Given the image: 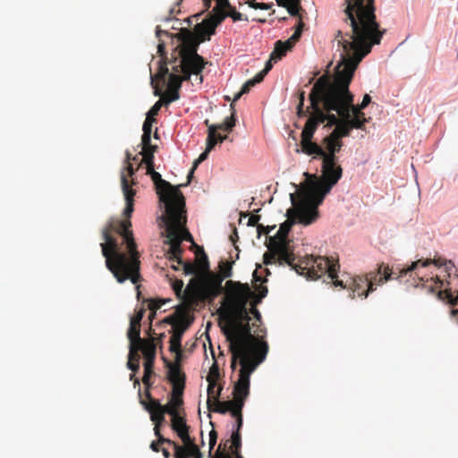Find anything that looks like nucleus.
I'll return each instance as SVG.
<instances>
[{
    "instance_id": "nucleus-1",
    "label": "nucleus",
    "mask_w": 458,
    "mask_h": 458,
    "mask_svg": "<svg viewBox=\"0 0 458 458\" xmlns=\"http://www.w3.org/2000/svg\"><path fill=\"white\" fill-rule=\"evenodd\" d=\"M335 39L343 47L341 61L335 68L334 77L326 73L314 83L309 96L322 103L327 112H335L339 117L347 113L351 122L360 123L363 130L370 118H367L359 105L353 104L354 96L349 86L353 74L361 60L370 53L372 47L377 45L369 40H360L344 36V30L336 31Z\"/></svg>"
},
{
    "instance_id": "nucleus-2",
    "label": "nucleus",
    "mask_w": 458,
    "mask_h": 458,
    "mask_svg": "<svg viewBox=\"0 0 458 458\" xmlns=\"http://www.w3.org/2000/svg\"><path fill=\"white\" fill-rule=\"evenodd\" d=\"M131 217L124 220H110L102 229L104 242L100 244L106 266L118 283L130 279L137 284L140 274V253L131 230Z\"/></svg>"
},
{
    "instance_id": "nucleus-3",
    "label": "nucleus",
    "mask_w": 458,
    "mask_h": 458,
    "mask_svg": "<svg viewBox=\"0 0 458 458\" xmlns=\"http://www.w3.org/2000/svg\"><path fill=\"white\" fill-rule=\"evenodd\" d=\"M321 172V176L305 172V182L297 192L290 194L295 206L292 211L298 212L302 223L312 224L318 218V207L343 176V168L337 160L329 158L322 159Z\"/></svg>"
},
{
    "instance_id": "nucleus-4",
    "label": "nucleus",
    "mask_w": 458,
    "mask_h": 458,
    "mask_svg": "<svg viewBox=\"0 0 458 458\" xmlns=\"http://www.w3.org/2000/svg\"><path fill=\"white\" fill-rule=\"evenodd\" d=\"M344 11V36L380 44L386 30H380L375 14L374 0H346Z\"/></svg>"
},
{
    "instance_id": "nucleus-5",
    "label": "nucleus",
    "mask_w": 458,
    "mask_h": 458,
    "mask_svg": "<svg viewBox=\"0 0 458 458\" xmlns=\"http://www.w3.org/2000/svg\"><path fill=\"white\" fill-rule=\"evenodd\" d=\"M229 342V351L232 354L231 369L235 370L238 359H259L264 354V360L268 352L267 342L259 340L251 335L250 322L231 321L228 327L223 329Z\"/></svg>"
},
{
    "instance_id": "nucleus-6",
    "label": "nucleus",
    "mask_w": 458,
    "mask_h": 458,
    "mask_svg": "<svg viewBox=\"0 0 458 458\" xmlns=\"http://www.w3.org/2000/svg\"><path fill=\"white\" fill-rule=\"evenodd\" d=\"M293 208L287 210L288 219L284 222L274 237L269 238V243L267 245L268 250L263 255V262L266 265L273 264L277 262L279 265H292L295 260L293 246L291 242L287 239L291 227L295 223H300L304 225L305 224L300 221V216L297 211H292L295 208L293 202L291 200Z\"/></svg>"
},
{
    "instance_id": "nucleus-7",
    "label": "nucleus",
    "mask_w": 458,
    "mask_h": 458,
    "mask_svg": "<svg viewBox=\"0 0 458 458\" xmlns=\"http://www.w3.org/2000/svg\"><path fill=\"white\" fill-rule=\"evenodd\" d=\"M289 266L299 275L310 279H318L327 275L334 285L346 288L344 282L338 279L340 265L338 259L333 257L310 255L301 259L297 263L293 260V264Z\"/></svg>"
},
{
    "instance_id": "nucleus-8",
    "label": "nucleus",
    "mask_w": 458,
    "mask_h": 458,
    "mask_svg": "<svg viewBox=\"0 0 458 458\" xmlns=\"http://www.w3.org/2000/svg\"><path fill=\"white\" fill-rule=\"evenodd\" d=\"M174 38L180 41V44L174 49L176 55L173 57V63H180L184 64V67H191L194 74H199L206 63L197 51L205 38L198 39L193 32L186 28L181 29Z\"/></svg>"
},
{
    "instance_id": "nucleus-9",
    "label": "nucleus",
    "mask_w": 458,
    "mask_h": 458,
    "mask_svg": "<svg viewBox=\"0 0 458 458\" xmlns=\"http://www.w3.org/2000/svg\"><path fill=\"white\" fill-rule=\"evenodd\" d=\"M184 208L173 210L171 208L162 216V219L165 225V244L169 245L166 253L168 259L172 262L182 263V255L183 249L182 248V238L181 237L180 227L185 222Z\"/></svg>"
},
{
    "instance_id": "nucleus-10",
    "label": "nucleus",
    "mask_w": 458,
    "mask_h": 458,
    "mask_svg": "<svg viewBox=\"0 0 458 458\" xmlns=\"http://www.w3.org/2000/svg\"><path fill=\"white\" fill-rule=\"evenodd\" d=\"M222 282L223 277L218 274L208 272L200 275L198 279L191 278L184 294L191 302L194 301L211 302L223 293Z\"/></svg>"
},
{
    "instance_id": "nucleus-11",
    "label": "nucleus",
    "mask_w": 458,
    "mask_h": 458,
    "mask_svg": "<svg viewBox=\"0 0 458 458\" xmlns=\"http://www.w3.org/2000/svg\"><path fill=\"white\" fill-rule=\"evenodd\" d=\"M309 98L310 102V107L316 119L321 120V123L327 122L326 126L327 127L335 126L330 133L332 138L342 140L343 138L350 136L353 129L361 130L360 123L351 122L350 119H348L347 113H345L344 117H339L337 114L326 111L322 103L315 98L310 96H309Z\"/></svg>"
},
{
    "instance_id": "nucleus-12",
    "label": "nucleus",
    "mask_w": 458,
    "mask_h": 458,
    "mask_svg": "<svg viewBox=\"0 0 458 458\" xmlns=\"http://www.w3.org/2000/svg\"><path fill=\"white\" fill-rule=\"evenodd\" d=\"M304 100L305 92L301 91L299 94V104L297 106V115L299 117H308L301 135V151L308 156L315 155L322 157L324 148L318 143L312 141L318 125L321 124V120L316 119L310 106L304 110Z\"/></svg>"
},
{
    "instance_id": "nucleus-13",
    "label": "nucleus",
    "mask_w": 458,
    "mask_h": 458,
    "mask_svg": "<svg viewBox=\"0 0 458 458\" xmlns=\"http://www.w3.org/2000/svg\"><path fill=\"white\" fill-rule=\"evenodd\" d=\"M228 298L234 318L232 321L250 322L248 302L254 292L248 284L229 280L226 282Z\"/></svg>"
},
{
    "instance_id": "nucleus-14",
    "label": "nucleus",
    "mask_w": 458,
    "mask_h": 458,
    "mask_svg": "<svg viewBox=\"0 0 458 458\" xmlns=\"http://www.w3.org/2000/svg\"><path fill=\"white\" fill-rule=\"evenodd\" d=\"M395 272L384 263L378 265L376 271H371L365 276H355L350 284L352 298L356 295L359 297H368L369 293L373 291L374 284H382L390 280Z\"/></svg>"
},
{
    "instance_id": "nucleus-15",
    "label": "nucleus",
    "mask_w": 458,
    "mask_h": 458,
    "mask_svg": "<svg viewBox=\"0 0 458 458\" xmlns=\"http://www.w3.org/2000/svg\"><path fill=\"white\" fill-rule=\"evenodd\" d=\"M171 64H173L171 73H169L166 63H164L160 64L157 73L151 76V85L155 89L156 96H159L161 94V89L158 88L157 84L155 83L156 80L165 82V78L168 76L167 89L180 90L182 81L189 80L191 75L192 73L194 74L191 67H184V64L180 63H173V60L171 61Z\"/></svg>"
},
{
    "instance_id": "nucleus-16",
    "label": "nucleus",
    "mask_w": 458,
    "mask_h": 458,
    "mask_svg": "<svg viewBox=\"0 0 458 458\" xmlns=\"http://www.w3.org/2000/svg\"><path fill=\"white\" fill-rule=\"evenodd\" d=\"M150 176L156 185L160 201L165 204V213H166L170 208L173 210L184 208L185 200L178 187L163 180L161 174L156 171L153 172Z\"/></svg>"
},
{
    "instance_id": "nucleus-17",
    "label": "nucleus",
    "mask_w": 458,
    "mask_h": 458,
    "mask_svg": "<svg viewBox=\"0 0 458 458\" xmlns=\"http://www.w3.org/2000/svg\"><path fill=\"white\" fill-rule=\"evenodd\" d=\"M264 360V355L259 359L244 360L238 359L237 364H240L239 377L233 386V400L242 401L245 400L250 394V377L251 373Z\"/></svg>"
},
{
    "instance_id": "nucleus-18",
    "label": "nucleus",
    "mask_w": 458,
    "mask_h": 458,
    "mask_svg": "<svg viewBox=\"0 0 458 458\" xmlns=\"http://www.w3.org/2000/svg\"><path fill=\"white\" fill-rule=\"evenodd\" d=\"M125 155L126 165L121 174V184L124 199L126 201V206L123 210V216L126 217H131L134 210V196L136 194V191L131 187L128 176H132L135 173V170L131 163V153L129 151H126Z\"/></svg>"
},
{
    "instance_id": "nucleus-19",
    "label": "nucleus",
    "mask_w": 458,
    "mask_h": 458,
    "mask_svg": "<svg viewBox=\"0 0 458 458\" xmlns=\"http://www.w3.org/2000/svg\"><path fill=\"white\" fill-rule=\"evenodd\" d=\"M167 368V380L172 385V392L174 395V399H178L179 396L183 395L185 388L186 375L182 370V368H178L177 365H170Z\"/></svg>"
},
{
    "instance_id": "nucleus-20",
    "label": "nucleus",
    "mask_w": 458,
    "mask_h": 458,
    "mask_svg": "<svg viewBox=\"0 0 458 458\" xmlns=\"http://www.w3.org/2000/svg\"><path fill=\"white\" fill-rule=\"evenodd\" d=\"M191 324V319L185 314L181 313L179 315V324L174 326V328H172L171 333L172 335L170 337V346L169 351H176L178 348L182 347V338L184 332L188 329V327Z\"/></svg>"
},
{
    "instance_id": "nucleus-21",
    "label": "nucleus",
    "mask_w": 458,
    "mask_h": 458,
    "mask_svg": "<svg viewBox=\"0 0 458 458\" xmlns=\"http://www.w3.org/2000/svg\"><path fill=\"white\" fill-rule=\"evenodd\" d=\"M140 403L150 413V419L155 423L154 433L157 437H159V442L172 443L171 439L165 438L160 432V427L165 420V415L157 409H154V406H152L149 403H146L144 399H140Z\"/></svg>"
},
{
    "instance_id": "nucleus-22",
    "label": "nucleus",
    "mask_w": 458,
    "mask_h": 458,
    "mask_svg": "<svg viewBox=\"0 0 458 458\" xmlns=\"http://www.w3.org/2000/svg\"><path fill=\"white\" fill-rule=\"evenodd\" d=\"M152 406H154V409H157L160 412H162L164 415L166 413L171 415L172 418L176 415L179 412V409L183 404V399L182 396H179L178 399H174V395L171 394V397L169 402L163 405L160 403L159 400L157 401H151L149 403Z\"/></svg>"
},
{
    "instance_id": "nucleus-23",
    "label": "nucleus",
    "mask_w": 458,
    "mask_h": 458,
    "mask_svg": "<svg viewBox=\"0 0 458 458\" xmlns=\"http://www.w3.org/2000/svg\"><path fill=\"white\" fill-rule=\"evenodd\" d=\"M272 61L273 60L270 58L267 62L265 68L262 71H260L259 73H257L254 78L247 81L243 84L242 89L234 96L233 101L239 100L243 94L248 93L252 87H254L257 83H259L264 80V77L272 69V64H271Z\"/></svg>"
},
{
    "instance_id": "nucleus-24",
    "label": "nucleus",
    "mask_w": 458,
    "mask_h": 458,
    "mask_svg": "<svg viewBox=\"0 0 458 458\" xmlns=\"http://www.w3.org/2000/svg\"><path fill=\"white\" fill-rule=\"evenodd\" d=\"M220 373L217 363L215 361L210 367L209 373L207 376V381L208 382V395L209 397L220 396L222 386H217L216 380L219 378Z\"/></svg>"
},
{
    "instance_id": "nucleus-25",
    "label": "nucleus",
    "mask_w": 458,
    "mask_h": 458,
    "mask_svg": "<svg viewBox=\"0 0 458 458\" xmlns=\"http://www.w3.org/2000/svg\"><path fill=\"white\" fill-rule=\"evenodd\" d=\"M323 143L326 147L322 159L329 158L330 160H337L336 153H338L343 147V140H339L331 137V134L324 138Z\"/></svg>"
},
{
    "instance_id": "nucleus-26",
    "label": "nucleus",
    "mask_w": 458,
    "mask_h": 458,
    "mask_svg": "<svg viewBox=\"0 0 458 458\" xmlns=\"http://www.w3.org/2000/svg\"><path fill=\"white\" fill-rule=\"evenodd\" d=\"M267 287L260 284L255 287L254 296L250 298L251 309L249 310V312L251 313L258 321H260L261 315L255 306L259 304L262 301V299L267 296Z\"/></svg>"
},
{
    "instance_id": "nucleus-27",
    "label": "nucleus",
    "mask_w": 458,
    "mask_h": 458,
    "mask_svg": "<svg viewBox=\"0 0 458 458\" xmlns=\"http://www.w3.org/2000/svg\"><path fill=\"white\" fill-rule=\"evenodd\" d=\"M219 397L220 396L209 397V395H208V401H207L208 408L211 411L225 414V413L228 412L229 410L231 409L230 407L233 406V399L231 401L221 402V401H219Z\"/></svg>"
},
{
    "instance_id": "nucleus-28",
    "label": "nucleus",
    "mask_w": 458,
    "mask_h": 458,
    "mask_svg": "<svg viewBox=\"0 0 458 458\" xmlns=\"http://www.w3.org/2000/svg\"><path fill=\"white\" fill-rule=\"evenodd\" d=\"M136 344L139 347L140 351L142 352L145 360L155 361L156 344L154 338L148 340L141 339V341H136Z\"/></svg>"
},
{
    "instance_id": "nucleus-29",
    "label": "nucleus",
    "mask_w": 458,
    "mask_h": 458,
    "mask_svg": "<svg viewBox=\"0 0 458 458\" xmlns=\"http://www.w3.org/2000/svg\"><path fill=\"white\" fill-rule=\"evenodd\" d=\"M173 445L174 449V458H189L195 455H199V448L196 444L191 445L190 447H182L172 440V443H167Z\"/></svg>"
},
{
    "instance_id": "nucleus-30",
    "label": "nucleus",
    "mask_w": 458,
    "mask_h": 458,
    "mask_svg": "<svg viewBox=\"0 0 458 458\" xmlns=\"http://www.w3.org/2000/svg\"><path fill=\"white\" fill-rule=\"evenodd\" d=\"M231 449H232V454L235 456V458H243L240 454V448L242 446V437L240 432H233L231 437ZM220 449V447L218 448ZM217 458H233L231 454H224L221 453L219 450L216 452Z\"/></svg>"
},
{
    "instance_id": "nucleus-31",
    "label": "nucleus",
    "mask_w": 458,
    "mask_h": 458,
    "mask_svg": "<svg viewBox=\"0 0 458 458\" xmlns=\"http://www.w3.org/2000/svg\"><path fill=\"white\" fill-rule=\"evenodd\" d=\"M233 102H234L233 100ZM231 109H232V114L229 117H226L225 119V121L221 123H217V124H211L209 126V128H215V131H227V132H231L233 129V127L235 126L236 124V118H235V110H234V106H233V103L231 104Z\"/></svg>"
},
{
    "instance_id": "nucleus-32",
    "label": "nucleus",
    "mask_w": 458,
    "mask_h": 458,
    "mask_svg": "<svg viewBox=\"0 0 458 458\" xmlns=\"http://www.w3.org/2000/svg\"><path fill=\"white\" fill-rule=\"evenodd\" d=\"M215 13L205 19V23H209V30L211 33H216V27L225 20L227 16V13L221 11L220 9H216V7L213 10Z\"/></svg>"
},
{
    "instance_id": "nucleus-33",
    "label": "nucleus",
    "mask_w": 458,
    "mask_h": 458,
    "mask_svg": "<svg viewBox=\"0 0 458 458\" xmlns=\"http://www.w3.org/2000/svg\"><path fill=\"white\" fill-rule=\"evenodd\" d=\"M200 253H197L196 265L198 267L199 276L200 275L211 272L209 269L208 258L204 252L203 248L198 247Z\"/></svg>"
},
{
    "instance_id": "nucleus-34",
    "label": "nucleus",
    "mask_w": 458,
    "mask_h": 458,
    "mask_svg": "<svg viewBox=\"0 0 458 458\" xmlns=\"http://www.w3.org/2000/svg\"><path fill=\"white\" fill-rule=\"evenodd\" d=\"M291 49L292 47L288 46L286 42L278 40L276 42L275 48L271 53V59L274 60V62H276L277 60H280L283 56H284L286 52Z\"/></svg>"
},
{
    "instance_id": "nucleus-35",
    "label": "nucleus",
    "mask_w": 458,
    "mask_h": 458,
    "mask_svg": "<svg viewBox=\"0 0 458 458\" xmlns=\"http://www.w3.org/2000/svg\"><path fill=\"white\" fill-rule=\"evenodd\" d=\"M171 427L174 431L179 436L182 432H188L189 427L183 417L180 416L179 412L174 415L171 420Z\"/></svg>"
},
{
    "instance_id": "nucleus-36",
    "label": "nucleus",
    "mask_w": 458,
    "mask_h": 458,
    "mask_svg": "<svg viewBox=\"0 0 458 458\" xmlns=\"http://www.w3.org/2000/svg\"><path fill=\"white\" fill-rule=\"evenodd\" d=\"M209 23H205V20L202 22L198 23L194 28V35L198 39L205 38L206 40L210 39V36L214 33L210 32Z\"/></svg>"
},
{
    "instance_id": "nucleus-37",
    "label": "nucleus",
    "mask_w": 458,
    "mask_h": 458,
    "mask_svg": "<svg viewBox=\"0 0 458 458\" xmlns=\"http://www.w3.org/2000/svg\"><path fill=\"white\" fill-rule=\"evenodd\" d=\"M130 342L141 341L140 338V323L131 319L130 327L127 333Z\"/></svg>"
},
{
    "instance_id": "nucleus-38",
    "label": "nucleus",
    "mask_w": 458,
    "mask_h": 458,
    "mask_svg": "<svg viewBox=\"0 0 458 458\" xmlns=\"http://www.w3.org/2000/svg\"><path fill=\"white\" fill-rule=\"evenodd\" d=\"M154 362L155 361L152 360H145L144 362V376L142 377V382L148 387L151 386L150 377L154 374Z\"/></svg>"
},
{
    "instance_id": "nucleus-39",
    "label": "nucleus",
    "mask_w": 458,
    "mask_h": 458,
    "mask_svg": "<svg viewBox=\"0 0 458 458\" xmlns=\"http://www.w3.org/2000/svg\"><path fill=\"white\" fill-rule=\"evenodd\" d=\"M217 143L218 141L216 132L215 131V128H209V130H208L206 148L208 149V151H211Z\"/></svg>"
},
{
    "instance_id": "nucleus-40",
    "label": "nucleus",
    "mask_w": 458,
    "mask_h": 458,
    "mask_svg": "<svg viewBox=\"0 0 458 458\" xmlns=\"http://www.w3.org/2000/svg\"><path fill=\"white\" fill-rule=\"evenodd\" d=\"M303 27H304V23L301 21H300L294 33L291 36L290 38H288L285 41L288 46L293 47L295 45V43L300 39L301 33H302Z\"/></svg>"
},
{
    "instance_id": "nucleus-41",
    "label": "nucleus",
    "mask_w": 458,
    "mask_h": 458,
    "mask_svg": "<svg viewBox=\"0 0 458 458\" xmlns=\"http://www.w3.org/2000/svg\"><path fill=\"white\" fill-rule=\"evenodd\" d=\"M232 264L233 263L229 261H221L219 263V276L223 277V280L232 276Z\"/></svg>"
},
{
    "instance_id": "nucleus-42",
    "label": "nucleus",
    "mask_w": 458,
    "mask_h": 458,
    "mask_svg": "<svg viewBox=\"0 0 458 458\" xmlns=\"http://www.w3.org/2000/svg\"><path fill=\"white\" fill-rule=\"evenodd\" d=\"M244 403H243L242 401H235V400H233V406L230 407L231 409L229 410L228 412H230L231 415L233 418H235V419L242 417V408L244 406Z\"/></svg>"
},
{
    "instance_id": "nucleus-43",
    "label": "nucleus",
    "mask_w": 458,
    "mask_h": 458,
    "mask_svg": "<svg viewBox=\"0 0 458 458\" xmlns=\"http://www.w3.org/2000/svg\"><path fill=\"white\" fill-rule=\"evenodd\" d=\"M171 352L175 353L174 361L172 362L168 360L166 358L163 357V360L165 362V367H169L170 365H177L178 368H181V362L182 360V347L178 348L176 351H170Z\"/></svg>"
},
{
    "instance_id": "nucleus-44",
    "label": "nucleus",
    "mask_w": 458,
    "mask_h": 458,
    "mask_svg": "<svg viewBox=\"0 0 458 458\" xmlns=\"http://www.w3.org/2000/svg\"><path fill=\"white\" fill-rule=\"evenodd\" d=\"M177 264L182 266L183 273L185 275H196L199 276L198 267L196 264L191 262H184L183 260L182 263Z\"/></svg>"
},
{
    "instance_id": "nucleus-45",
    "label": "nucleus",
    "mask_w": 458,
    "mask_h": 458,
    "mask_svg": "<svg viewBox=\"0 0 458 458\" xmlns=\"http://www.w3.org/2000/svg\"><path fill=\"white\" fill-rule=\"evenodd\" d=\"M179 98H180L179 90H174V89H167V91L162 99L164 100L165 105H168L171 102H174V101L179 99Z\"/></svg>"
},
{
    "instance_id": "nucleus-46",
    "label": "nucleus",
    "mask_w": 458,
    "mask_h": 458,
    "mask_svg": "<svg viewBox=\"0 0 458 458\" xmlns=\"http://www.w3.org/2000/svg\"><path fill=\"white\" fill-rule=\"evenodd\" d=\"M139 351L140 349L137 346L136 342H130L129 360L140 363V356L139 354Z\"/></svg>"
},
{
    "instance_id": "nucleus-47",
    "label": "nucleus",
    "mask_w": 458,
    "mask_h": 458,
    "mask_svg": "<svg viewBox=\"0 0 458 458\" xmlns=\"http://www.w3.org/2000/svg\"><path fill=\"white\" fill-rule=\"evenodd\" d=\"M285 8L292 16H298L301 9V0H295V2H288Z\"/></svg>"
},
{
    "instance_id": "nucleus-48",
    "label": "nucleus",
    "mask_w": 458,
    "mask_h": 458,
    "mask_svg": "<svg viewBox=\"0 0 458 458\" xmlns=\"http://www.w3.org/2000/svg\"><path fill=\"white\" fill-rule=\"evenodd\" d=\"M142 150L157 149V147L151 144V135L142 134L141 136Z\"/></svg>"
},
{
    "instance_id": "nucleus-49",
    "label": "nucleus",
    "mask_w": 458,
    "mask_h": 458,
    "mask_svg": "<svg viewBox=\"0 0 458 458\" xmlns=\"http://www.w3.org/2000/svg\"><path fill=\"white\" fill-rule=\"evenodd\" d=\"M157 149H148V150H141L140 155H142V162L145 164L148 163H154V153Z\"/></svg>"
},
{
    "instance_id": "nucleus-50",
    "label": "nucleus",
    "mask_w": 458,
    "mask_h": 458,
    "mask_svg": "<svg viewBox=\"0 0 458 458\" xmlns=\"http://www.w3.org/2000/svg\"><path fill=\"white\" fill-rule=\"evenodd\" d=\"M185 223H186V221L184 223H182L181 227H180L181 237L182 238V241L184 240L186 242H193L192 235L191 234V233L186 228H184V224Z\"/></svg>"
},
{
    "instance_id": "nucleus-51",
    "label": "nucleus",
    "mask_w": 458,
    "mask_h": 458,
    "mask_svg": "<svg viewBox=\"0 0 458 458\" xmlns=\"http://www.w3.org/2000/svg\"><path fill=\"white\" fill-rule=\"evenodd\" d=\"M178 437L182 439V441L183 443V446L182 447H190L191 445L195 444L193 442V440L191 438V437L189 435V431L188 432H182Z\"/></svg>"
},
{
    "instance_id": "nucleus-52",
    "label": "nucleus",
    "mask_w": 458,
    "mask_h": 458,
    "mask_svg": "<svg viewBox=\"0 0 458 458\" xmlns=\"http://www.w3.org/2000/svg\"><path fill=\"white\" fill-rule=\"evenodd\" d=\"M165 104L164 100L163 99H159L158 101H157L154 106L149 109V111L148 112L150 116H156L158 114V112L160 111V108L162 106V105Z\"/></svg>"
},
{
    "instance_id": "nucleus-53",
    "label": "nucleus",
    "mask_w": 458,
    "mask_h": 458,
    "mask_svg": "<svg viewBox=\"0 0 458 458\" xmlns=\"http://www.w3.org/2000/svg\"><path fill=\"white\" fill-rule=\"evenodd\" d=\"M164 303L161 300H150L148 303V309L156 314V311L161 308Z\"/></svg>"
},
{
    "instance_id": "nucleus-54",
    "label": "nucleus",
    "mask_w": 458,
    "mask_h": 458,
    "mask_svg": "<svg viewBox=\"0 0 458 458\" xmlns=\"http://www.w3.org/2000/svg\"><path fill=\"white\" fill-rule=\"evenodd\" d=\"M227 16H230L233 20V21L248 20L246 17H243L242 13L235 11L234 9H232L229 13H227Z\"/></svg>"
},
{
    "instance_id": "nucleus-55",
    "label": "nucleus",
    "mask_w": 458,
    "mask_h": 458,
    "mask_svg": "<svg viewBox=\"0 0 458 458\" xmlns=\"http://www.w3.org/2000/svg\"><path fill=\"white\" fill-rule=\"evenodd\" d=\"M216 440H217V433H216V431L215 429H212L209 432V449H210L209 453H211V450L216 445Z\"/></svg>"
},
{
    "instance_id": "nucleus-56",
    "label": "nucleus",
    "mask_w": 458,
    "mask_h": 458,
    "mask_svg": "<svg viewBox=\"0 0 458 458\" xmlns=\"http://www.w3.org/2000/svg\"><path fill=\"white\" fill-rule=\"evenodd\" d=\"M209 152L210 151H208V149L206 148L205 151L199 155V157L193 163V169H196L200 163H202L204 160L208 158Z\"/></svg>"
},
{
    "instance_id": "nucleus-57",
    "label": "nucleus",
    "mask_w": 458,
    "mask_h": 458,
    "mask_svg": "<svg viewBox=\"0 0 458 458\" xmlns=\"http://www.w3.org/2000/svg\"><path fill=\"white\" fill-rule=\"evenodd\" d=\"M275 227H276V225L264 226L263 225H258V227H257L258 234H259V236L261 234H268Z\"/></svg>"
},
{
    "instance_id": "nucleus-58",
    "label": "nucleus",
    "mask_w": 458,
    "mask_h": 458,
    "mask_svg": "<svg viewBox=\"0 0 458 458\" xmlns=\"http://www.w3.org/2000/svg\"><path fill=\"white\" fill-rule=\"evenodd\" d=\"M183 287V282L182 280H175L173 284V289L177 296H181Z\"/></svg>"
},
{
    "instance_id": "nucleus-59",
    "label": "nucleus",
    "mask_w": 458,
    "mask_h": 458,
    "mask_svg": "<svg viewBox=\"0 0 458 458\" xmlns=\"http://www.w3.org/2000/svg\"><path fill=\"white\" fill-rule=\"evenodd\" d=\"M145 314V309L140 308V310H136L133 317L131 318V320L135 321L136 323H140Z\"/></svg>"
},
{
    "instance_id": "nucleus-60",
    "label": "nucleus",
    "mask_w": 458,
    "mask_h": 458,
    "mask_svg": "<svg viewBox=\"0 0 458 458\" xmlns=\"http://www.w3.org/2000/svg\"><path fill=\"white\" fill-rule=\"evenodd\" d=\"M164 322L172 325V328H174V326L179 324V316L177 317L174 314V315L166 317L164 319Z\"/></svg>"
},
{
    "instance_id": "nucleus-61",
    "label": "nucleus",
    "mask_w": 458,
    "mask_h": 458,
    "mask_svg": "<svg viewBox=\"0 0 458 458\" xmlns=\"http://www.w3.org/2000/svg\"><path fill=\"white\" fill-rule=\"evenodd\" d=\"M260 219V216H258V215H251L249 218V221H248V225L249 226H257L258 227V225L259 224V221Z\"/></svg>"
},
{
    "instance_id": "nucleus-62",
    "label": "nucleus",
    "mask_w": 458,
    "mask_h": 458,
    "mask_svg": "<svg viewBox=\"0 0 458 458\" xmlns=\"http://www.w3.org/2000/svg\"><path fill=\"white\" fill-rule=\"evenodd\" d=\"M127 367L135 374L140 369V363L129 360L127 362Z\"/></svg>"
},
{
    "instance_id": "nucleus-63",
    "label": "nucleus",
    "mask_w": 458,
    "mask_h": 458,
    "mask_svg": "<svg viewBox=\"0 0 458 458\" xmlns=\"http://www.w3.org/2000/svg\"><path fill=\"white\" fill-rule=\"evenodd\" d=\"M216 2H217V4L216 6V10L220 9L221 11H223V9H225V8L231 7L228 0H216Z\"/></svg>"
},
{
    "instance_id": "nucleus-64",
    "label": "nucleus",
    "mask_w": 458,
    "mask_h": 458,
    "mask_svg": "<svg viewBox=\"0 0 458 458\" xmlns=\"http://www.w3.org/2000/svg\"><path fill=\"white\" fill-rule=\"evenodd\" d=\"M143 134L151 135L152 132V125L148 121H144L142 126Z\"/></svg>"
}]
</instances>
